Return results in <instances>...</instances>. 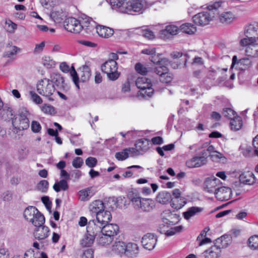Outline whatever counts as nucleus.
<instances>
[{
    "label": "nucleus",
    "instance_id": "1",
    "mask_svg": "<svg viewBox=\"0 0 258 258\" xmlns=\"http://www.w3.org/2000/svg\"><path fill=\"white\" fill-rule=\"evenodd\" d=\"M112 9L123 13H142L151 6L148 0H106Z\"/></svg>",
    "mask_w": 258,
    "mask_h": 258
},
{
    "label": "nucleus",
    "instance_id": "2",
    "mask_svg": "<svg viewBox=\"0 0 258 258\" xmlns=\"http://www.w3.org/2000/svg\"><path fill=\"white\" fill-rule=\"evenodd\" d=\"M30 113L26 109H23L17 115L14 116L12 123L14 133H18L20 131L27 129L29 126L28 116Z\"/></svg>",
    "mask_w": 258,
    "mask_h": 258
},
{
    "label": "nucleus",
    "instance_id": "3",
    "mask_svg": "<svg viewBox=\"0 0 258 258\" xmlns=\"http://www.w3.org/2000/svg\"><path fill=\"white\" fill-rule=\"evenodd\" d=\"M36 88L40 95L47 98L49 100H53L51 96L55 89L53 82L50 79L44 78L40 80L37 84Z\"/></svg>",
    "mask_w": 258,
    "mask_h": 258
},
{
    "label": "nucleus",
    "instance_id": "4",
    "mask_svg": "<svg viewBox=\"0 0 258 258\" xmlns=\"http://www.w3.org/2000/svg\"><path fill=\"white\" fill-rule=\"evenodd\" d=\"M135 209L143 212H150L155 206V202L151 199L143 198L136 195L131 200Z\"/></svg>",
    "mask_w": 258,
    "mask_h": 258
},
{
    "label": "nucleus",
    "instance_id": "5",
    "mask_svg": "<svg viewBox=\"0 0 258 258\" xmlns=\"http://www.w3.org/2000/svg\"><path fill=\"white\" fill-rule=\"evenodd\" d=\"M136 85L140 89V94L144 98L151 97L154 93V89L152 88V83L150 79L145 77H139Z\"/></svg>",
    "mask_w": 258,
    "mask_h": 258
},
{
    "label": "nucleus",
    "instance_id": "6",
    "mask_svg": "<svg viewBox=\"0 0 258 258\" xmlns=\"http://www.w3.org/2000/svg\"><path fill=\"white\" fill-rule=\"evenodd\" d=\"M117 62L113 60H107L101 66L102 72L106 74L111 81H115L120 76V73L117 71Z\"/></svg>",
    "mask_w": 258,
    "mask_h": 258
},
{
    "label": "nucleus",
    "instance_id": "7",
    "mask_svg": "<svg viewBox=\"0 0 258 258\" xmlns=\"http://www.w3.org/2000/svg\"><path fill=\"white\" fill-rule=\"evenodd\" d=\"M258 24H251L247 26L244 31L245 38L241 39L240 45L246 44L247 42H257L258 39Z\"/></svg>",
    "mask_w": 258,
    "mask_h": 258
},
{
    "label": "nucleus",
    "instance_id": "8",
    "mask_svg": "<svg viewBox=\"0 0 258 258\" xmlns=\"http://www.w3.org/2000/svg\"><path fill=\"white\" fill-rule=\"evenodd\" d=\"M64 27L67 31L74 33H79L83 29L81 21L72 17L66 20Z\"/></svg>",
    "mask_w": 258,
    "mask_h": 258
},
{
    "label": "nucleus",
    "instance_id": "9",
    "mask_svg": "<svg viewBox=\"0 0 258 258\" xmlns=\"http://www.w3.org/2000/svg\"><path fill=\"white\" fill-rule=\"evenodd\" d=\"M258 140V135L253 139L252 147L249 145H241L239 149L242 150V153L246 157H252L254 156H258V148L256 147L255 144L258 145L256 142Z\"/></svg>",
    "mask_w": 258,
    "mask_h": 258
},
{
    "label": "nucleus",
    "instance_id": "10",
    "mask_svg": "<svg viewBox=\"0 0 258 258\" xmlns=\"http://www.w3.org/2000/svg\"><path fill=\"white\" fill-rule=\"evenodd\" d=\"M221 183L220 180L214 176L208 177L204 182V189L209 193H214L215 196L217 189L220 187Z\"/></svg>",
    "mask_w": 258,
    "mask_h": 258
},
{
    "label": "nucleus",
    "instance_id": "11",
    "mask_svg": "<svg viewBox=\"0 0 258 258\" xmlns=\"http://www.w3.org/2000/svg\"><path fill=\"white\" fill-rule=\"evenodd\" d=\"M214 17L208 12H203L195 15L192 19L194 23L199 26H205L209 23Z\"/></svg>",
    "mask_w": 258,
    "mask_h": 258
},
{
    "label": "nucleus",
    "instance_id": "12",
    "mask_svg": "<svg viewBox=\"0 0 258 258\" xmlns=\"http://www.w3.org/2000/svg\"><path fill=\"white\" fill-rule=\"evenodd\" d=\"M251 64V61L249 58L243 57L238 59L236 55H234L232 57L231 68L235 67L236 69L243 71L248 69Z\"/></svg>",
    "mask_w": 258,
    "mask_h": 258
},
{
    "label": "nucleus",
    "instance_id": "13",
    "mask_svg": "<svg viewBox=\"0 0 258 258\" xmlns=\"http://www.w3.org/2000/svg\"><path fill=\"white\" fill-rule=\"evenodd\" d=\"M180 195V191L178 188L174 189L172 191V195L174 197L171 198V206L173 208L180 209L186 203L185 199L181 197Z\"/></svg>",
    "mask_w": 258,
    "mask_h": 258
},
{
    "label": "nucleus",
    "instance_id": "14",
    "mask_svg": "<svg viewBox=\"0 0 258 258\" xmlns=\"http://www.w3.org/2000/svg\"><path fill=\"white\" fill-rule=\"evenodd\" d=\"M157 241V237L155 235L147 233L142 237L141 242L144 248L151 250L154 248Z\"/></svg>",
    "mask_w": 258,
    "mask_h": 258
},
{
    "label": "nucleus",
    "instance_id": "15",
    "mask_svg": "<svg viewBox=\"0 0 258 258\" xmlns=\"http://www.w3.org/2000/svg\"><path fill=\"white\" fill-rule=\"evenodd\" d=\"M102 225L98 224L95 219L90 220L87 226V233L95 238L102 233Z\"/></svg>",
    "mask_w": 258,
    "mask_h": 258
},
{
    "label": "nucleus",
    "instance_id": "16",
    "mask_svg": "<svg viewBox=\"0 0 258 258\" xmlns=\"http://www.w3.org/2000/svg\"><path fill=\"white\" fill-rule=\"evenodd\" d=\"M50 81L53 82L54 86L55 85L60 90L65 91L69 89V86L65 83L64 78L59 74H53Z\"/></svg>",
    "mask_w": 258,
    "mask_h": 258
},
{
    "label": "nucleus",
    "instance_id": "17",
    "mask_svg": "<svg viewBox=\"0 0 258 258\" xmlns=\"http://www.w3.org/2000/svg\"><path fill=\"white\" fill-rule=\"evenodd\" d=\"M215 197L221 201H227L230 199L232 195L231 189L229 187L220 186L217 189Z\"/></svg>",
    "mask_w": 258,
    "mask_h": 258
},
{
    "label": "nucleus",
    "instance_id": "18",
    "mask_svg": "<svg viewBox=\"0 0 258 258\" xmlns=\"http://www.w3.org/2000/svg\"><path fill=\"white\" fill-rule=\"evenodd\" d=\"M112 219V216L110 212L107 210H104L96 215V219L95 220L98 224L102 225L106 224L109 223Z\"/></svg>",
    "mask_w": 258,
    "mask_h": 258
},
{
    "label": "nucleus",
    "instance_id": "19",
    "mask_svg": "<svg viewBox=\"0 0 258 258\" xmlns=\"http://www.w3.org/2000/svg\"><path fill=\"white\" fill-rule=\"evenodd\" d=\"M139 253V249L136 243L130 242L126 244L124 256L128 258L136 257Z\"/></svg>",
    "mask_w": 258,
    "mask_h": 258
},
{
    "label": "nucleus",
    "instance_id": "20",
    "mask_svg": "<svg viewBox=\"0 0 258 258\" xmlns=\"http://www.w3.org/2000/svg\"><path fill=\"white\" fill-rule=\"evenodd\" d=\"M152 61L154 63L158 64L159 66L155 67L154 69V72L159 77H161L163 76L165 73H167L168 72V69L165 65H162V62L165 63L167 61L166 59H162L161 60H158V61H156V59L154 58V56H152Z\"/></svg>",
    "mask_w": 258,
    "mask_h": 258
},
{
    "label": "nucleus",
    "instance_id": "21",
    "mask_svg": "<svg viewBox=\"0 0 258 258\" xmlns=\"http://www.w3.org/2000/svg\"><path fill=\"white\" fill-rule=\"evenodd\" d=\"M49 229L48 227L42 225L37 227L34 231L35 239L41 240L46 238L49 235Z\"/></svg>",
    "mask_w": 258,
    "mask_h": 258
},
{
    "label": "nucleus",
    "instance_id": "22",
    "mask_svg": "<svg viewBox=\"0 0 258 258\" xmlns=\"http://www.w3.org/2000/svg\"><path fill=\"white\" fill-rule=\"evenodd\" d=\"M246 44L240 45L241 46H246L245 53L247 56L250 57H255L258 53V45L256 42H247Z\"/></svg>",
    "mask_w": 258,
    "mask_h": 258
},
{
    "label": "nucleus",
    "instance_id": "23",
    "mask_svg": "<svg viewBox=\"0 0 258 258\" xmlns=\"http://www.w3.org/2000/svg\"><path fill=\"white\" fill-rule=\"evenodd\" d=\"M119 231V227L116 224H109L102 226V233L108 235L112 237L116 235Z\"/></svg>",
    "mask_w": 258,
    "mask_h": 258
},
{
    "label": "nucleus",
    "instance_id": "24",
    "mask_svg": "<svg viewBox=\"0 0 258 258\" xmlns=\"http://www.w3.org/2000/svg\"><path fill=\"white\" fill-rule=\"evenodd\" d=\"M236 19V15L230 11L223 12L219 17V21L224 25L230 24Z\"/></svg>",
    "mask_w": 258,
    "mask_h": 258
},
{
    "label": "nucleus",
    "instance_id": "25",
    "mask_svg": "<svg viewBox=\"0 0 258 258\" xmlns=\"http://www.w3.org/2000/svg\"><path fill=\"white\" fill-rule=\"evenodd\" d=\"M96 29L99 36L105 38L110 37L114 33V30L113 29L102 25L97 26Z\"/></svg>",
    "mask_w": 258,
    "mask_h": 258
},
{
    "label": "nucleus",
    "instance_id": "26",
    "mask_svg": "<svg viewBox=\"0 0 258 258\" xmlns=\"http://www.w3.org/2000/svg\"><path fill=\"white\" fill-rule=\"evenodd\" d=\"M221 251L220 246L214 245L205 250L203 254L205 258H218Z\"/></svg>",
    "mask_w": 258,
    "mask_h": 258
},
{
    "label": "nucleus",
    "instance_id": "27",
    "mask_svg": "<svg viewBox=\"0 0 258 258\" xmlns=\"http://www.w3.org/2000/svg\"><path fill=\"white\" fill-rule=\"evenodd\" d=\"M179 31L178 27L175 25L167 26L164 29L160 31V36L162 38L168 37L169 35H174L177 34Z\"/></svg>",
    "mask_w": 258,
    "mask_h": 258
},
{
    "label": "nucleus",
    "instance_id": "28",
    "mask_svg": "<svg viewBox=\"0 0 258 258\" xmlns=\"http://www.w3.org/2000/svg\"><path fill=\"white\" fill-rule=\"evenodd\" d=\"M239 181L243 184H251L255 181V177L251 171L241 173L239 177Z\"/></svg>",
    "mask_w": 258,
    "mask_h": 258
},
{
    "label": "nucleus",
    "instance_id": "29",
    "mask_svg": "<svg viewBox=\"0 0 258 258\" xmlns=\"http://www.w3.org/2000/svg\"><path fill=\"white\" fill-rule=\"evenodd\" d=\"M149 144L150 141L148 139L143 138L137 141L135 146L141 154H143L149 149Z\"/></svg>",
    "mask_w": 258,
    "mask_h": 258
},
{
    "label": "nucleus",
    "instance_id": "30",
    "mask_svg": "<svg viewBox=\"0 0 258 258\" xmlns=\"http://www.w3.org/2000/svg\"><path fill=\"white\" fill-rule=\"evenodd\" d=\"M20 49L16 46L13 45L11 43H8L6 46V50L4 53L3 56L5 57L14 58Z\"/></svg>",
    "mask_w": 258,
    "mask_h": 258
},
{
    "label": "nucleus",
    "instance_id": "31",
    "mask_svg": "<svg viewBox=\"0 0 258 258\" xmlns=\"http://www.w3.org/2000/svg\"><path fill=\"white\" fill-rule=\"evenodd\" d=\"M1 117L5 120L13 119L14 115V111L13 109L8 104H5L0 112Z\"/></svg>",
    "mask_w": 258,
    "mask_h": 258
},
{
    "label": "nucleus",
    "instance_id": "32",
    "mask_svg": "<svg viewBox=\"0 0 258 258\" xmlns=\"http://www.w3.org/2000/svg\"><path fill=\"white\" fill-rule=\"evenodd\" d=\"M126 244L121 241H116L112 246V251L116 254L122 256L124 255Z\"/></svg>",
    "mask_w": 258,
    "mask_h": 258
},
{
    "label": "nucleus",
    "instance_id": "33",
    "mask_svg": "<svg viewBox=\"0 0 258 258\" xmlns=\"http://www.w3.org/2000/svg\"><path fill=\"white\" fill-rule=\"evenodd\" d=\"M104 205L101 200H95L93 201L89 206V209L91 212L95 214V215L104 210Z\"/></svg>",
    "mask_w": 258,
    "mask_h": 258
},
{
    "label": "nucleus",
    "instance_id": "34",
    "mask_svg": "<svg viewBox=\"0 0 258 258\" xmlns=\"http://www.w3.org/2000/svg\"><path fill=\"white\" fill-rule=\"evenodd\" d=\"M203 211V208L198 207L189 208L186 211L183 213V216L186 220H189L192 217L195 216Z\"/></svg>",
    "mask_w": 258,
    "mask_h": 258
},
{
    "label": "nucleus",
    "instance_id": "35",
    "mask_svg": "<svg viewBox=\"0 0 258 258\" xmlns=\"http://www.w3.org/2000/svg\"><path fill=\"white\" fill-rule=\"evenodd\" d=\"M156 199L159 203L165 204L169 201L171 202V195L168 191H163L158 193Z\"/></svg>",
    "mask_w": 258,
    "mask_h": 258
},
{
    "label": "nucleus",
    "instance_id": "36",
    "mask_svg": "<svg viewBox=\"0 0 258 258\" xmlns=\"http://www.w3.org/2000/svg\"><path fill=\"white\" fill-rule=\"evenodd\" d=\"M94 194L91 187L80 190L79 192V198L81 201H88Z\"/></svg>",
    "mask_w": 258,
    "mask_h": 258
},
{
    "label": "nucleus",
    "instance_id": "37",
    "mask_svg": "<svg viewBox=\"0 0 258 258\" xmlns=\"http://www.w3.org/2000/svg\"><path fill=\"white\" fill-rule=\"evenodd\" d=\"M30 222L36 227L42 226L45 223V218L42 214L39 211H37L36 214L32 218V220Z\"/></svg>",
    "mask_w": 258,
    "mask_h": 258
},
{
    "label": "nucleus",
    "instance_id": "38",
    "mask_svg": "<svg viewBox=\"0 0 258 258\" xmlns=\"http://www.w3.org/2000/svg\"><path fill=\"white\" fill-rule=\"evenodd\" d=\"M91 75V70L88 66H83L80 70V80L83 82L88 81Z\"/></svg>",
    "mask_w": 258,
    "mask_h": 258
},
{
    "label": "nucleus",
    "instance_id": "39",
    "mask_svg": "<svg viewBox=\"0 0 258 258\" xmlns=\"http://www.w3.org/2000/svg\"><path fill=\"white\" fill-rule=\"evenodd\" d=\"M113 237L101 233L97 238V241L99 245L106 246L109 245L113 240Z\"/></svg>",
    "mask_w": 258,
    "mask_h": 258
},
{
    "label": "nucleus",
    "instance_id": "40",
    "mask_svg": "<svg viewBox=\"0 0 258 258\" xmlns=\"http://www.w3.org/2000/svg\"><path fill=\"white\" fill-rule=\"evenodd\" d=\"M38 209L33 206H29L25 209L24 212V217L28 221L32 220V218L36 214Z\"/></svg>",
    "mask_w": 258,
    "mask_h": 258
},
{
    "label": "nucleus",
    "instance_id": "41",
    "mask_svg": "<svg viewBox=\"0 0 258 258\" xmlns=\"http://www.w3.org/2000/svg\"><path fill=\"white\" fill-rule=\"evenodd\" d=\"M223 4V2L221 0H217L215 2H211L210 4H209L207 9L209 11V13H211L212 15H214V17L216 14H218L216 12L218 9L220 8Z\"/></svg>",
    "mask_w": 258,
    "mask_h": 258
},
{
    "label": "nucleus",
    "instance_id": "42",
    "mask_svg": "<svg viewBox=\"0 0 258 258\" xmlns=\"http://www.w3.org/2000/svg\"><path fill=\"white\" fill-rule=\"evenodd\" d=\"M69 187L68 182L64 179H61L59 181L56 182L53 186V189L57 192H59L60 190H67Z\"/></svg>",
    "mask_w": 258,
    "mask_h": 258
},
{
    "label": "nucleus",
    "instance_id": "43",
    "mask_svg": "<svg viewBox=\"0 0 258 258\" xmlns=\"http://www.w3.org/2000/svg\"><path fill=\"white\" fill-rule=\"evenodd\" d=\"M180 30L183 33L192 34L196 32L197 29L195 26L189 23H186L180 26Z\"/></svg>",
    "mask_w": 258,
    "mask_h": 258
},
{
    "label": "nucleus",
    "instance_id": "44",
    "mask_svg": "<svg viewBox=\"0 0 258 258\" xmlns=\"http://www.w3.org/2000/svg\"><path fill=\"white\" fill-rule=\"evenodd\" d=\"M230 126L232 130L237 131L239 130L242 126V120L241 117L235 116L230 121Z\"/></svg>",
    "mask_w": 258,
    "mask_h": 258
},
{
    "label": "nucleus",
    "instance_id": "45",
    "mask_svg": "<svg viewBox=\"0 0 258 258\" xmlns=\"http://www.w3.org/2000/svg\"><path fill=\"white\" fill-rule=\"evenodd\" d=\"M248 245L252 250H255L258 248V235H254L249 238Z\"/></svg>",
    "mask_w": 258,
    "mask_h": 258
},
{
    "label": "nucleus",
    "instance_id": "46",
    "mask_svg": "<svg viewBox=\"0 0 258 258\" xmlns=\"http://www.w3.org/2000/svg\"><path fill=\"white\" fill-rule=\"evenodd\" d=\"M43 65L47 69L54 67L55 65V61L51 58L50 56H44L42 59Z\"/></svg>",
    "mask_w": 258,
    "mask_h": 258
},
{
    "label": "nucleus",
    "instance_id": "47",
    "mask_svg": "<svg viewBox=\"0 0 258 258\" xmlns=\"http://www.w3.org/2000/svg\"><path fill=\"white\" fill-rule=\"evenodd\" d=\"M95 238L92 235H89L87 233L86 236L82 239L81 243L83 246L89 247L93 243Z\"/></svg>",
    "mask_w": 258,
    "mask_h": 258
},
{
    "label": "nucleus",
    "instance_id": "48",
    "mask_svg": "<svg viewBox=\"0 0 258 258\" xmlns=\"http://www.w3.org/2000/svg\"><path fill=\"white\" fill-rule=\"evenodd\" d=\"M141 34L145 38L149 40H152L155 38L154 33L148 28L141 29Z\"/></svg>",
    "mask_w": 258,
    "mask_h": 258
},
{
    "label": "nucleus",
    "instance_id": "49",
    "mask_svg": "<svg viewBox=\"0 0 258 258\" xmlns=\"http://www.w3.org/2000/svg\"><path fill=\"white\" fill-rule=\"evenodd\" d=\"M49 183L46 180H42L37 184V189L42 192H46L48 188Z\"/></svg>",
    "mask_w": 258,
    "mask_h": 258
},
{
    "label": "nucleus",
    "instance_id": "50",
    "mask_svg": "<svg viewBox=\"0 0 258 258\" xmlns=\"http://www.w3.org/2000/svg\"><path fill=\"white\" fill-rule=\"evenodd\" d=\"M135 70L136 72L143 75H145L147 74L148 70L145 66L140 62H138L135 65Z\"/></svg>",
    "mask_w": 258,
    "mask_h": 258
},
{
    "label": "nucleus",
    "instance_id": "51",
    "mask_svg": "<svg viewBox=\"0 0 258 258\" xmlns=\"http://www.w3.org/2000/svg\"><path fill=\"white\" fill-rule=\"evenodd\" d=\"M30 99L35 103L37 104H41L43 102L42 98L33 91H30Z\"/></svg>",
    "mask_w": 258,
    "mask_h": 258
},
{
    "label": "nucleus",
    "instance_id": "52",
    "mask_svg": "<svg viewBox=\"0 0 258 258\" xmlns=\"http://www.w3.org/2000/svg\"><path fill=\"white\" fill-rule=\"evenodd\" d=\"M128 153L127 151H125V149L121 152H117L115 153V158L119 161H123L126 159L128 157Z\"/></svg>",
    "mask_w": 258,
    "mask_h": 258
},
{
    "label": "nucleus",
    "instance_id": "53",
    "mask_svg": "<svg viewBox=\"0 0 258 258\" xmlns=\"http://www.w3.org/2000/svg\"><path fill=\"white\" fill-rule=\"evenodd\" d=\"M235 113V111L231 109V108H226L223 109V115L227 118L231 119V120L235 117L234 116Z\"/></svg>",
    "mask_w": 258,
    "mask_h": 258
},
{
    "label": "nucleus",
    "instance_id": "54",
    "mask_svg": "<svg viewBox=\"0 0 258 258\" xmlns=\"http://www.w3.org/2000/svg\"><path fill=\"white\" fill-rule=\"evenodd\" d=\"M197 156H195L186 162V165L188 168H195L200 167V164L197 162Z\"/></svg>",
    "mask_w": 258,
    "mask_h": 258
},
{
    "label": "nucleus",
    "instance_id": "55",
    "mask_svg": "<svg viewBox=\"0 0 258 258\" xmlns=\"http://www.w3.org/2000/svg\"><path fill=\"white\" fill-rule=\"evenodd\" d=\"M173 79L172 75L168 72L165 73L163 76L160 77V81L163 83H169L172 81Z\"/></svg>",
    "mask_w": 258,
    "mask_h": 258
},
{
    "label": "nucleus",
    "instance_id": "56",
    "mask_svg": "<svg viewBox=\"0 0 258 258\" xmlns=\"http://www.w3.org/2000/svg\"><path fill=\"white\" fill-rule=\"evenodd\" d=\"M62 13L59 11H52L51 13V17L54 21L60 22L63 20Z\"/></svg>",
    "mask_w": 258,
    "mask_h": 258
},
{
    "label": "nucleus",
    "instance_id": "57",
    "mask_svg": "<svg viewBox=\"0 0 258 258\" xmlns=\"http://www.w3.org/2000/svg\"><path fill=\"white\" fill-rule=\"evenodd\" d=\"M85 163L88 167L92 168L97 165V160L94 157H89L86 159Z\"/></svg>",
    "mask_w": 258,
    "mask_h": 258
},
{
    "label": "nucleus",
    "instance_id": "58",
    "mask_svg": "<svg viewBox=\"0 0 258 258\" xmlns=\"http://www.w3.org/2000/svg\"><path fill=\"white\" fill-rule=\"evenodd\" d=\"M31 128L33 133H37L40 132L41 126L39 122L37 121H32Z\"/></svg>",
    "mask_w": 258,
    "mask_h": 258
},
{
    "label": "nucleus",
    "instance_id": "59",
    "mask_svg": "<svg viewBox=\"0 0 258 258\" xmlns=\"http://www.w3.org/2000/svg\"><path fill=\"white\" fill-rule=\"evenodd\" d=\"M82 21L81 22V23L83 26V28L89 27V24L90 23V22L92 21V18L86 15L83 14L82 16Z\"/></svg>",
    "mask_w": 258,
    "mask_h": 258
},
{
    "label": "nucleus",
    "instance_id": "60",
    "mask_svg": "<svg viewBox=\"0 0 258 258\" xmlns=\"http://www.w3.org/2000/svg\"><path fill=\"white\" fill-rule=\"evenodd\" d=\"M71 74L73 78V81L75 84L76 86L77 87L78 89H80V87L79 85V78L78 76L77 72L75 70V69L73 68L72 71L71 72Z\"/></svg>",
    "mask_w": 258,
    "mask_h": 258
},
{
    "label": "nucleus",
    "instance_id": "61",
    "mask_svg": "<svg viewBox=\"0 0 258 258\" xmlns=\"http://www.w3.org/2000/svg\"><path fill=\"white\" fill-rule=\"evenodd\" d=\"M83 163V160L82 158L79 157H76L73 161L72 165L76 168H80Z\"/></svg>",
    "mask_w": 258,
    "mask_h": 258
},
{
    "label": "nucleus",
    "instance_id": "62",
    "mask_svg": "<svg viewBox=\"0 0 258 258\" xmlns=\"http://www.w3.org/2000/svg\"><path fill=\"white\" fill-rule=\"evenodd\" d=\"M41 110L43 112L50 114H51L54 111L53 107L46 104H44L42 106Z\"/></svg>",
    "mask_w": 258,
    "mask_h": 258
},
{
    "label": "nucleus",
    "instance_id": "63",
    "mask_svg": "<svg viewBox=\"0 0 258 258\" xmlns=\"http://www.w3.org/2000/svg\"><path fill=\"white\" fill-rule=\"evenodd\" d=\"M94 251L91 248H88L84 250L82 258H93Z\"/></svg>",
    "mask_w": 258,
    "mask_h": 258
},
{
    "label": "nucleus",
    "instance_id": "64",
    "mask_svg": "<svg viewBox=\"0 0 258 258\" xmlns=\"http://www.w3.org/2000/svg\"><path fill=\"white\" fill-rule=\"evenodd\" d=\"M71 143L76 146H79L82 144V140L78 138L77 135H74L70 139Z\"/></svg>",
    "mask_w": 258,
    "mask_h": 258
}]
</instances>
